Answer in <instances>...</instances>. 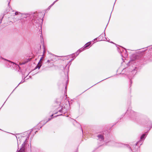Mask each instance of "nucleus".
Listing matches in <instances>:
<instances>
[{
	"label": "nucleus",
	"mask_w": 152,
	"mask_h": 152,
	"mask_svg": "<svg viewBox=\"0 0 152 152\" xmlns=\"http://www.w3.org/2000/svg\"><path fill=\"white\" fill-rule=\"evenodd\" d=\"M115 147H126L128 148V149L129 150V151L130 152H136V150H135L134 149H133V150H132L131 147L128 145L127 144H125L121 143L116 142Z\"/></svg>",
	"instance_id": "obj_1"
},
{
	"label": "nucleus",
	"mask_w": 152,
	"mask_h": 152,
	"mask_svg": "<svg viewBox=\"0 0 152 152\" xmlns=\"http://www.w3.org/2000/svg\"><path fill=\"white\" fill-rule=\"evenodd\" d=\"M47 122L48 121H46L45 120H44L41 121L38 125L40 126V128H41L42 126H44Z\"/></svg>",
	"instance_id": "obj_2"
},
{
	"label": "nucleus",
	"mask_w": 152,
	"mask_h": 152,
	"mask_svg": "<svg viewBox=\"0 0 152 152\" xmlns=\"http://www.w3.org/2000/svg\"><path fill=\"white\" fill-rule=\"evenodd\" d=\"M43 58V57H42L41 58L40 61L39 62V63H38V64L37 66L36 67H35V69H36L37 68H38V69H39L40 68L41 66H42V64H41V62H40V61L42 60V59Z\"/></svg>",
	"instance_id": "obj_3"
},
{
	"label": "nucleus",
	"mask_w": 152,
	"mask_h": 152,
	"mask_svg": "<svg viewBox=\"0 0 152 152\" xmlns=\"http://www.w3.org/2000/svg\"><path fill=\"white\" fill-rule=\"evenodd\" d=\"M147 135V134H142L140 137V140L143 141L146 137Z\"/></svg>",
	"instance_id": "obj_4"
},
{
	"label": "nucleus",
	"mask_w": 152,
	"mask_h": 152,
	"mask_svg": "<svg viewBox=\"0 0 152 152\" xmlns=\"http://www.w3.org/2000/svg\"><path fill=\"white\" fill-rule=\"evenodd\" d=\"M97 137L99 139L100 141H103L104 140V137L103 136L102 134H99L98 135Z\"/></svg>",
	"instance_id": "obj_5"
},
{
	"label": "nucleus",
	"mask_w": 152,
	"mask_h": 152,
	"mask_svg": "<svg viewBox=\"0 0 152 152\" xmlns=\"http://www.w3.org/2000/svg\"><path fill=\"white\" fill-rule=\"evenodd\" d=\"M130 113L131 115L133 116H136L138 114L137 113L134 112L133 110H131L130 111Z\"/></svg>",
	"instance_id": "obj_6"
},
{
	"label": "nucleus",
	"mask_w": 152,
	"mask_h": 152,
	"mask_svg": "<svg viewBox=\"0 0 152 152\" xmlns=\"http://www.w3.org/2000/svg\"><path fill=\"white\" fill-rule=\"evenodd\" d=\"M91 41L89 42L86 43L84 46L83 48L85 49L86 48H88L89 46L91 44Z\"/></svg>",
	"instance_id": "obj_7"
},
{
	"label": "nucleus",
	"mask_w": 152,
	"mask_h": 152,
	"mask_svg": "<svg viewBox=\"0 0 152 152\" xmlns=\"http://www.w3.org/2000/svg\"><path fill=\"white\" fill-rule=\"evenodd\" d=\"M0 59H2L3 60H4V61H8L10 62L11 63H12L13 64H14V63H13V62H12L11 61H10L9 60H7L6 59H5L3 57H2L0 56Z\"/></svg>",
	"instance_id": "obj_8"
},
{
	"label": "nucleus",
	"mask_w": 152,
	"mask_h": 152,
	"mask_svg": "<svg viewBox=\"0 0 152 152\" xmlns=\"http://www.w3.org/2000/svg\"><path fill=\"white\" fill-rule=\"evenodd\" d=\"M86 49H85L83 47L79 49L76 53L78 54V53H79L83 51L84 50Z\"/></svg>",
	"instance_id": "obj_9"
},
{
	"label": "nucleus",
	"mask_w": 152,
	"mask_h": 152,
	"mask_svg": "<svg viewBox=\"0 0 152 152\" xmlns=\"http://www.w3.org/2000/svg\"><path fill=\"white\" fill-rule=\"evenodd\" d=\"M45 65H47L48 67H50L52 66H53V62H50V63L47 64H45Z\"/></svg>",
	"instance_id": "obj_10"
},
{
	"label": "nucleus",
	"mask_w": 152,
	"mask_h": 152,
	"mask_svg": "<svg viewBox=\"0 0 152 152\" xmlns=\"http://www.w3.org/2000/svg\"><path fill=\"white\" fill-rule=\"evenodd\" d=\"M104 36H105V33H104V34H102L101 35H100L99 36V39H101V40H102V39H103V37ZM99 41H100V40H99Z\"/></svg>",
	"instance_id": "obj_11"
},
{
	"label": "nucleus",
	"mask_w": 152,
	"mask_h": 152,
	"mask_svg": "<svg viewBox=\"0 0 152 152\" xmlns=\"http://www.w3.org/2000/svg\"><path fill=\"white\" fill-rule=\"evenodd\" d=\"M111 142H112V141H108L106 142V144L107 145L112 146V143H111Z\"/></svg>",
	"instance_id": "obj_12"
},
{
	"label": "nucleus",
	"mask_w": 152,
	"mask_h": 152,
	"mask_svg": "<svg viewBox=\"0 0 152 152\" xmlns=\"http://www.w3.org/2000/svg\"><path fill=\"white\" fill-rule=\"evenodd\" d=\"M53 60L52 59H48L47 61L45 63V64H47L50 63V62H53Z\"/></svg>",
	"instance_id": "obj_13"
},
{
	"label": "nucleus",
	"mask_w": 152,
	"mask_h": 152,
	"mask_svg": "<svg viewBox=\"0 0 152 152\" xmlns=\"http://www.w3.org/2000/svg\"><path fill=\"white\" fill-rule=\"evenodd\" d=\"M131 72L133 73V74H135L137 72V70L136 69V68L134 69L133 70L131 71Z\"/></svg>",
	"instance_id": "obj_14"
},
{
	"label": "nucleus",
	"mask_w": 152,
	"mask_h": 152,
	"mask_svg": "<svg viewBox=\"0 0 152 152\" xmlns=\"http://www.w3.org/2000/svg\"><path fill=\"white\" fill-rule=\"evenodd\" d=\"M76 56H75V54L74 53L72 54L71 55L72 58H75V57L78 56V55L79 54V53H78V54H77V53H76Z\"/></svg>",
	"instance_id": "obj_15"
},
{
	"label": "nucleus",
	"mask_w": 152,
	"mask_h": 152,
	"mask_svg": "<svg viewBox=\"0 0 152 152\" xmlns=\"http://www.w3.org/2000/svg\"><path fill=\"white\" fill-rule=\"evenodd\" d=\"M21 14L20 12H15V15H14V16L18 15L19 16H21Z\"/></svg>",
	"instance_id": "obj_16"
},
{
	"label": "nucleus",
	"mask_w": 152,
	"mask_h": 152,
	"mask_svg": "<svg viewBox=\"0 0 152 152\" xmlns=\"http://www.w3.org/2000/svg\"><path fill=\"white\" fill-rule=\"evenodd\" d=\"M115 142H116L115 141H112V142H111V143H112V146H115Z\"/></svg>",
	"instance_id": "obj_17"
},
{
	"label": "nucleus",
	"mask_w": 152,
	"mask_h": 152,
	"mask_svg": "<svg viewBox=\"0 0 152 152\" xmlns=\"http://www.w3.org/2000/svg\"><path fill=\"white\" fill-rule=\"evenodd\" d=\"M63 107H62V108L61 110H59L58 112H60L61 113H64V112L63 111Z\"/></svg>",
	"instance_id": "obj_18"
},
{
	"label": "nucleus",
	"mask_w": 152,
	"mask_h": 152,
	"mask_svg": "<svg viewBox=\"0 0 152 152\" xmlns=\"http://www.w3.org/2000/svg\"><path fill=\"white\" fill-rule=\"evenodd\" d=\"M24 81H25V80H24L23 81V80H21V82H20V83L18 84V86H17V87L15 88L14 90L13 91H14V90L15 89V88H17V87L19 86V85L20 84V83H23L24 82Z\"/></svg>",
	"instance_id": "obj_19"
},
{
	"label": "nucleus",
	"mask_w": 152,
	"mask_h": 152,
	"mask_svg": "<svg viewBox=\"0 0 152 152\" xmlns=\"http://www.w3.org/2000/svg\"><path fill=\"white\" fill-rule=\"evenodd\" d=\"M133 60H131L130 61H129V62L127 64V65L128 64H131L132 63V62L133 61Z\"/></svg>",
	"instance_id": "obj_20"
},
{
	"label": "nucleus",
	"mask_w": 152,
	"mask_h": 152,
	"mask_svg": "<svg viewBox=\"0 0 152 152\" xmlns=\"http://www.w3.org/2000/svg\"><path fill=\"white\" fill-rule=\"evenodd\" d=\"M52 118H49L48 119V120L46 121H48H48L50 120Z\"/></svg>",
	"instance_id": "obj_21"
},
{
	"label": "nucleus",
	"mask_w": 152,
	"mask_h": 152,
	"mask_svg": "<svg viewBox=\"0 0 152 152\" xmlns=\"http://www.w3.org/2000/svg\"><path fill=\"white\" fill-rule=\"evenodd\" d=\"M10 0H9L8 1V5L9 6V5H10Z\"/></svg>",
	"instance_id": "obj_22"
},
{
	"label": "nucleus",
	"mask_w": 152,
	"mask_h": 152,
	"mask_svg": "<svg viewBox=\"0 0 152 152\" xmlns=\"http://www.w3.org/2000/svg\"><path fill=\"white\" fill-rule=\"evenodd\" d=\"M37 24H36L35 25V26H36V27H37L38 26H39V24H38H38H37Z\"/></svg>",
	"instance_id": "obj_23"
},
{
	"label": "nucleus",
	"mask_w": 152,
	"mask_h": 152,
	"mask_svg": "<svg viewBox=\"0 0 152 152\" xmlns=\"http://www.w3.org/2000/svg\"><path fill=\"white\" fill-rule=\"evenodd\" d=\"M74 58H73L72 59H71V60L69 61V62H71V61H72L74 59Z\"/></svg>",
	"instance_id": "obj_24"
},
{
	"label": "nucleus",
	"mask_w": 152,
	"mask_h": 152,
	"mask_svg": "<svg viewBox=\"0 0 152 152\" xmlns=\"http://www.w3.org/2000/svg\"><path fill=\"white\" fill-rule=\"evenodd\" d=\"M97 38H96L94 39L93 40H94V41H95V40H97Z\"/></svg>",
	"instance_id": "obj_25"
},
{
	"label": "nucleus",
	"mask_w": 152,
	"mask_h": 152,
	"mask_svg": "<svg viewBox=\"0 0 152 152\" xmlns=\"http://www.w3.org/2000/svg\"><path fill=\"white\" fill-rule=\"evenodd\" d=\"M68 72H69V70H68V71H67V75H68Z\"/></svg>",
	"instance_id": "obj_26"
},
{
	"label": "nucleus",
	"mask_w": 152,
	"mask_h": 152,
	"mask_svg": "<svg viewBox=\"0 0 152 152\" xmlns=\"http://www.w3.org/2000/svg\"><path fill=\"white\" fill-rule=\"evenodd\" d=\"M53 116V114H52V115H51V117H52V116Z\"/></svg>",
	"instance_id": "obj_27"
},
{
	"label": "nucleus",
	"mask_w": 152,
	"mask_h": 152,
	"mask_svg": "<svg viewBox=\"0 0 152 152\" xmlns=\"http://www.w3.org/2000/svg\"><path fill=\"white\" fill-rule=\"evenodd\" d=\"M130 83H132V82L131 80H130Z\"/></svg>",
	"instance_id": "obj_28"
},
{
	"label": "nucleus",
	"mask_w": 152,
	"mask_h": 152,
	"mask_svg": "<svg viewBox=\"0 0 152 152\" xmlns=\"http://www.w3.org/2000/svg\"><path fill=\"white\" fill-rule=\"evenodd\" d=\"M62 115V114H61L59 115Z\"/></svg>",
	"instance_id": "obj_29"
},
{
	"label": "nucleus",
	"mask_w": 152,
	"mask_h": 152,
	"mask_svg": "<svg viewBox=\"0 0 152 152\" xmlns=\"http://www.w3.org/2000/svg\"><path fill=\"white\" fill-rule=\"evenodd\" d=\"M129 111V110H127V112L126 113H128Z\"/></svg>",
	"instance_id": "obj_30"
},
{
	"label": "nucleus",
	"mask_w": 152,
	"mask_h": 152,
	"mask_svg": "<svg viewBox=\"0 0 152 152\" xmlns=\"http://www.w3.org/2000/svg\"><path fill=\"white\" fill-rule=\"evenodd\" d=\"M37 132V131H36L35 132V133H36V132Z\"/></svg>",
	"instance_id": "obj_31"
},
{
	"label": "nucleus",
	"mask_w": 152,
	"mask_h": 152,
	"mask_svg": "<svg viewBox=\"0 0 152 152\" xmlns=\"http://www.w3.org/2000/svg\"><path fill=\"white\" fill-rule=\"evenodd\" d=\"M45 52V50H44V52Z\"/></svg>",
	"instance_id": "obj_32"
},
{
	"label": "nucleus",
	"mask_w": 152,
	"mask_h": 152,
	"mask_svg": "<svg viewBox=\"0 0 152 152\" xmlns=\"http://www.w3.org/2000/svg\"><path fill=\"white\" fill-rule=\"evenodd\" d=\"M68 76H67V78L68 79Z\"/></svg>",
	"instance_id": "obj_33"
},
{
	"label": "nucleus",
	"mask_w": 152,
	"mask_h": 152,
	"mask_svg": "<svg viewBox=\"0 0 152 152\" xmlns=\"http://www.w3.org/2000/svg\"><path fill=\"white\" fill-rule=\"evenodd\" d=\"M110 17H111V15H110Z\"/></svg>",
	"instance_id": "obj_34"
}]
</instances>
